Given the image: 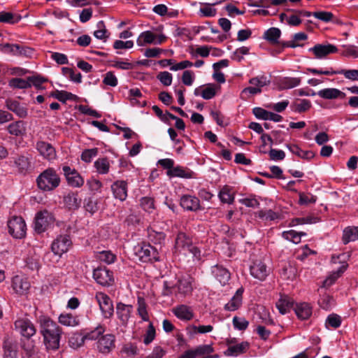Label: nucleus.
I'll list each match as a JSON object with an SVG mask.
<instances>
[{"instance_id": "a19ab883", "label": "nucleus", "mask_w": 358, "mask_h": 358, "mask_svg": "<svg viewBox=\"0 0 358 358\" xmlns=\"http://www.w3.org/2000/svg\"><path fill=\"white\" fill-rule=\"evenodd\" d=\"M157 35L152 31H145L139 35L136 43L138 46H144L146 44H154Z\"/></svg>"}, {"instance_id": "20e7f679", "label": "nucleus", "mask_w": 358, "mask_h": 358, "mask_svg": "<svg viewBox=\"0 0 358 358\" xmlns=\"http://www.w3.org/2000/svg\"><path fill=\"white\" fill-rule=\"evenodd\" d=\"M135 254L142 262H156L160 261L157 249L149 243H143L135 247Z\"/></svg>"}, {"instance_id": "cd10ccee", "label": "nucleus", "mask_w": 358, "mask_h": 358, "mask_svg": "<svg viewBox=\"0 0 358 358\" xmlns=\"http://www.w3.org/2000/svg\"><path fill=\"white\" fill-rule=\"evenodd\" d=\"M294 310L299 319L306 320L312 315L313 308L310 303L302 302L296 303L294 308Z\"/></svg>"}, {"instance_id": "0e129e2a", "label": "nucleus", "mask_w": 358, "mask_h": 358, "mask_svg": "<svg viewBox=\"0 0 358 358\" xmlns=\"http://www.w3.org/2000/svg\"><path fill=\"white\" fill-rule=\"evenodd\" d=\"M156 336L155 328L152 322H150L148 329L146 330L145 334L143 338V343L148 345L151 343Z\"/></svg>"}, {"instance_id": "393cba45", "label": "nucleus", "mask_w": 358, "mask_h": 358, "mask_svg": "<svg viewBox=\"0 0 358 358\" xmlns=\"http://www.w3.org/2000/svg\"><path fill=\"white\" fill-rule=\"evenodd\" d=\"M192 244V240L189 236L182 231L178 233L175 241V248L177 250L187 251Z\"/></svg>"}, {"instance_id": "f03ea898", "label": "nucleus", "mask_w": 358, "mask_h": 358, "mask_svg": "<svg viewBox=\"0 0 358 358\" xmlns=\"http://www.w3.org/2000/svg\"><path fill=\"white\" fill-rule=\"evenodd\" d=\"M60 182V176L53 167L43 171L36 179V186L42 192H52L59 186Z\"/></svg>"}, {"instance_id": "09e8293b", "label": "nucleus", "mask_w": 358, "mask_h": 358, "mask_svg": "<svg viewBox=\"0 0 358 358\" xmlns=\"http://www.w3.org/2000/svg\"><path fill=\"white\" fill-rule=\"evenodd\" d=\"M85 339L83 333H74L69 338V345L71 348L76 349L83 345Z\"/></svg>"}, {"instance_id": "f8f14e48", "label": "nucleus", "mask_w": 358, "mask_h": 358, "mask_svg": "<svg viewBox=\"0 0 358 358\" xmlns=\"http://www.w3.org/2000/svg\"><path fill=\"white\" fill-rule=\"evenodd\" d=\"M62 171L67 184L70 187H80L83 185L85 180L76 169H71L69 166H63Z\"/></svg>"}, {"instance_id": "680f3d73", "label": "nucleus", "mask_w": 358, "mask_h": 358, "mask_svg": "<svg viewBox=\"0 0 358 358\" xmlns=\"http://www.w3.org/2000/svg\"><path fill=\"white\" fill-rule=\"evenodd\" d=\"M140 205L145 211L150 213L155 209L154 199L149 196L142 197L140 201Z\"/></svg>"}, {"instance_id": "4be33fe9", "label": "nucleus", "mask_w": 358, "mask_h": 358, "mask_svg": "<svg viewBox=\"0 0 358 358\" xmlns=\"http://www.w3.org/2000/svg\"><path fill=\"white\" fill-rule=\"evenodd\" d=\"M6 107L20 118H25L28 115L27 108L16 100L6 99Z\"/></svg>"}, {"instance_id": "bf43d9fd", "label": "nucleus", "mask_w": 358, "mask_h": 358, "mask_svg": "<svg viewBox=\"0 0 358 358\" xmlns=\"http://www.w3.org/2000/svg\"><path fill=\"white\" fill-rule=\"evenodd\" d=\"M341 322L342 320L340 315L331 313L327 317L325 325L327 327L329 326L334 329H337L341 325Z\"/></svg>"}, {"instance_id": "39448f33", "label": "nucleus", "mask_w": 358, "mask_h": 358, "mask_svg": "<svg viewBox=\"0 0 358 358\" xmlns=\"http://www.w3.org/2000/svg\"><path fill=\"white\" fill-rule=\"evenodd\" d=\"M348 257L349 255H346L345 253L338 255H333L331 257V262L333 263H340L341 265L336 271H334L333 273L324 281V287L331 286L333 285L336 280L346 271L348 267L346 258Z\"/></svg>"}, {"instance_id": "9b49d317", "label": "nucleus", "mask_w": 358, "mask_h": 358, "mask_svg": "<svg viewBox=\"0 0 358 358\" xmlns=\"http://www.w3.org/2000/svg\"><path fill=\"white\" fill-rule=\"evenodd\" d=\"M93 278L103 286L109 287L114 282L113 273L106 266H99L93 270Z\"/></svg>"}, {"instance_id": "c03bdc74", "label": "nucleus", "mask_w": 358, "mask_h": 358, "mask_svg": "<svg viewBox=\"0 0 358 358\" xmlns=\"http://www.w3.org/2000/svg\"><path fill=\"white\" fill-rule=\"evenodd\" d=\"M106 330L103 325L99 324L94 329L87 331L86 329L83 331L85 340H96L101 336Z\"/></svg>"}, {"instance_id": "b1692460", "label": "nucleus", "mask_w": 358, "mask_h": 358, "mask_svg": "<svg viewBox=\"0 0 358 358\" xmlns=\"http://www.w3.org/2000/svg\"><path fill=\"white\" fill-rule=\"evenodd\" d=\"M275 307L282 315H285L294 308V300L287 295H280V299L275 303Z\"/></svg>"}, {"instance_id": "37998d69", "label": "nucleus", "mask_w": 358, "mask_h": 358, "mask_svg": "<svg viewBox=\"0 0 358 358\" xmlns=\"http://www.w3.org/2000/svg\"><path fill=\"white\" fill-rule=\"evenodd\" d=\"M148 238L155 245H162L166 239V234L163 231H157L152 229L148 230Z\"/></svg>"}, {"instance_id": "13d9d810", "label": "nucleus", "mask_w": 358, "mask_h": 358, "mask_svg": "<svg viewBox=\"0 0 358 358\" xmlns=\"http://www.w3.org/2000/svg\"><path fill=\"white\" fill-rule=\"evenodd\" d=\"M98 153L99 149L97 148L85 149L82 152L80 159L86 163H90L92 159L97 156Z\"/></svg>"}, {"instance_id": "338daca9", "label": "nucleus", "mask_w": 358, "mask_h": 358, "mask_svg": "<svg viewBox=\"0 0 358 358\" xmlns=\"http://www.w3.org/2000/svg\"><path fill=\"white\" fill-rule=\"evenodd\" d=\"M232 322L234 328L239 331L245 330L249 325V322L245 318L237 316L234 317Z\"/></svg>"}, {"instance_id": "dca6fc26", "label": "nucleus", "mask_w": 358, "mask_h": 358, "mask_svg": "<svg viewBox=\"0 0 358 358\" xmlns=\"http://www.w3.org/2000/svg\"><path fill=\"white\" fill-rule=\"evenodd\" d=\"M133 312V306L117 302L116 304V315L120 324L127 327Z\"/></svg>"}, {"instance_id": "f257e3e1", "label": "nucleus", "mask_w": 358, "mask_h": 358, "mask_svg": "<svg viewBox=\"0 0 358 358\" xmlns=\"http://www.w3.org/2000/svg\"><path fill=\"white\" fill-rule=\"evenodd\" d=\"M39 331L43 337V343L48 351H56L60 347L62 329L47 316L38 319Z\"/></svg>"}, {"instance_id": "79ce46f5", "label": "nucleus", "mask_w": 358, "mask_h": 358, "mask_svg": "<svg viewBox=\"0 0 358 358\" xmlns=\"http://www.w3.org/2000/svg\"><path fill=\"white\" fill-rule=\"evenodd\" d=\"M22 20V16L19 14H14L11 12H0V22L14 24L18 23Z\"/></svg>"}, {"instance_id": "58836bf2", "label": "nucleus", "mask_w": 358, "mask_h": 358, "mask_svg": "<svg viewBox=\"0 0 358 358\" xmlns=\"http://www.w3.org/2000/svg\"><path fill=\"white\" fill-rule=\"evenodd\" d=\"M301 83L300 78L283 77L278 81L279 87L282 90L295 87Z\"/></svg>"}, {"instance_id": "ea45409f", "label": "nucleus", "mask_w": 358, "mask_h": 358, "mask_svg": "<svg viewBox=\"0 0 358 358\" xmlns=\"http://www.w3.org/2000/svg\"><path fill=\"white\" fill-rule=\"evenodd\" d=\"M25 124L23 121L19 120L11 123L8 127V131L10 134L15 136H22L25 131Z\"/></svg>"}, {"instance_id": "f3484780", "label": "nucleus", "mask_w": 358, "mask_h": 358, "mask_svg": "<svg viewBox=\"0 0 358 358\" xmlns=\"http://www.w3.org/2000/svg\"><path fill=\"white\" fill-rule=\"evenodd\" d=\"M36 148L40 155L48 161L54 160L56 158L57 155L55 148L48 142L38 141L36 144Z\"/></svg>"}, {"instance_id": "69168bd1", "label": "nucleus", "mask_w": 358, "mask_h": 358, "mask_svg": "<svg viewBox=\"0 0 358 358\" xmlns=\"http://www.w3.org/2000/svg\"><path fill=\"white\" fill-rule=\"evenodd\" d=\"M313 17L324 22H331L334 18V15L331 12L323 10L313 12Z\"/></svg>"}, {"instance_id": "603ef678", "label": "nucleus", "mask_w": 358, "mask_h": 358, "mask_svg": "<svg viewBox=\"0 0 358 358\" xmlns=\"http://www.w3.org/2000/svg\"><path fill=\"white\" fill-rule=\"evenodd\" d=\"M257 216L264 220L273 221L280 218V215L278 213L273 211L272 210H261L256 213Z\"/></svg>"}, {"instance_id": "3c124183", "label": "nucleus", "mask_w": 358, "mask_h": 358, "mask_svg": "<svg viewBox=\"0 0 358 358\" xmlns=\"http://www.w3.org/2000/svg\"><path fill=\"white\" fill-rule=\"evenodd\" d=\"M84 208L87 212L94 215L99 210L97 199L92 196L85 198L84 200Z\"/></svg>"}, {"instance_id": "72a5a7b5", "label": "nucleus", "mask_w": 358, "mask_h": 358, "mask_svg": "<svg viewBox=\"0 0 358 358\" xmlns=\"http://www.w3.org/2000/svg\"><path fill=\"white\" fill-rule=\"evenodd\" d=\"M0 49L4 53H12L15 55H25L28 48L18 44L5 43L0 44Z\"/></svg>"}, {"instance_id": "864d4df0", "label": "nucleus", "mask_w": 358, "mask_h": 358, "mask_svg": "<svg viewBox=\"0 0 358 358\" xmlns=\"http://www.w3.org/2000/svg\"><path fill=\"white\" fill-rule=\"evenodd\" d=\"M192 352V354L194 355V357L196 358L197 356L209 355L214 352V348L211 345H201L197 346L194 350H190Z\"/></svg>"}, {"instance_id": "7ed1b4c3", "label": "nucleus", "mask_w": 358, "mask_h": 358, "mask_svg": "<svg viewBox=\"0 0 358 358\" xmlns=\"http://www.w3.org/2000/svg\"><path fill=\"white\" fill-rule=\"evenodd\" d=\"M12 159L11 166L13 171L19 175L23 176L29 175L34 169L32 157L29 153L17 155L13 157Z\"/></svg>"}, {"instance_id": "ddd939ff", "label": "nucleus", "mask_w": 358, "mask_h": 358, "mask_svg": "<svg viewBox=\"0 0 358 358\" xmlns=\"http://www.w3.org/2000/svg\"><path fill=\"white\" fill-rule=\"evenodd\" d=\"M15 329L22 338H31L36 334V328L28 319H18L15 323Z\"/></svg>"}, {"instance_id": "4468645a", "label": "nucleus", "mask_w": 358, "mask_h": 358, "mask_svg": "<svg viewBox=\"0 0 358 358\" xmlns=\"http://www.w3.org/2000/svg\"><path fill=\"white\" fill-rule=\"evenodd\" d=\"M210 274L222 286L227 285L231 279L229 271L218 264L210 267Z\"/></svg>"}, {"instance_id": "052dcab7", "label": "nucleus", "mask_w": 358, "mask_h": 358, "mask_svg": "<svg viewBox=\"0 0 358 358\" xmlns=\"http://www.w3.org/2000/svg\"><path fill=\"white\" fill-rule=\"evenodd\" d=\"M343 75L346 79L358 81V70L357 69H341L335 71V75Z\"/></svg>"}, {"instance_id": "6ab92c4d", "label": "nucleus", "mask_w": 358, "mask_h": 358, "mask_svg": "<svg viewBox=\"0 0 358 358\" xmlns=\"http://www.w3.org/2000/svg\"><path fill=\"white\" fill-rule=\"evenodd\" d=\"M250 274L252 277L263 281L268 275L266 265L261 261L255 262L250 267Z\"/></svg>"}, {"instance_id": "2f4dec72", "label": "nucleus", "mask_w": 358, "mask_h": 358, "mask_svg": "<svg viewBox=\"0 0 358 358\" xmlns=\"http://www.w3.org/2000/svg\"><path fill=\"white\" fill-rule=\"evenodd\" d=\"M250 348V343L248 341H243L239 344L229 346L224 352V355L227 357H236L238 355L245 353Z\"/></svg>"}, {"instance_id": "1a4fd4ad", "label": "nucleus", "mask_w": 358, "mask_h": 358, "mask_svg": "<svg viewBox=\"0 0 358 358\" xmlns=\"http://www.w3.org/2000/svg\"><path fill=\"white\" fill-rule=\"evenodd\" d=\"M95 299L99 306L102 315L106 319H110L114 314V306L111 299L103 292H97Z\"/></svg>"}, {"instance_id": "e2e57ef3", "label": "nucleus", "mask_w": 358, "mask_h": 358, "mask_svg": "<svg viewBox=\"0 0 358 358\" xmlns=\"http://www.w3.org/2000/svg\"><path fill=\"white\" fill-rule=\"evenodd\" d=\"M48 79L41 76V75H36L33 76L29 77V82L31 83V87L33 85L34 86L37 90H43L44 87H42V84L48 82Z\"/></svg>"}, {"instance_id": "6e6552de", "label": "nucleus", "mask_w": 358, "mask_h": 358, "mask_svg": "<svg viewBox=\"0 0 358 358\" xmlns=\"http://www.w3.org/2000/svg\"><path fill=\"white\" fill-rule=\"evenodd\" d=\"M8 228L14 238L21 239L26 235L27 225L22 217L14 216L8 222Z\"/></svg>"}, {"instance_id": "423d86ee", "label": "nucleus", "mask_w": 358, "mask_h": 358, "mask_svg": "<svg viewBox=\"0 0 358 358\" xmlns=\"http://www.w3.org/2000/svg\"><path fill=\"white\" fill-rule=\"evenodd\" d=\"M73 243L69 234H59L52 241L51 250L55 255L61 257L63 254L67 252Z\"/></svg>"}, {"instance_id": "a211bd4d", "label": "nucleus", "mask_w": 358, "mask_h": 358, "mask_svg": "<svg viewBox=\"0 0 358 358\" xmlns=\"http://www.w3.org/2000/svg\"><path fill=\"white\" fill-rule=\"evenodd\" d=\"M4 358H17L18 346L13 338L5 337L3 343Z\"/></svg>"}, {"instance_id": "4d7b16f0", "label": "nucleus", "mask_w": 358, "mask_h": 358, "mask_svg": "<svg viewBox=\"0 0 358 358\" xmlns=\"http://www.w3.org/2000/svg\"><path fill=\"white\" fill-rule=\"evenodd\" d=\"M138 315L141 317L143 321H149V315L147 310V305L144 299L142 298L138 299Z\"/></svg>"}, {"instance_id": "774afa93", "label": "nucleus", "mask_w": 358, "mask_h": 358, "mask_svg": "<svg viewBox=\"0 0 358 358\" xmlns=\"http://www.w3.org/2000/svg\"><path fill=\"white\" fill-rule=\"evenodd\" d=\"M103 83L110 87H116L118 84V80L115 76L114 72L108 71L105 75L102 80Z\"/></svg>"}, {"instance_id": "5701e85b", "label": "nucleus", "mask_w": 358, "mask_h": 358, "mask_svg": "<svg viewBox=\"0 0 358 358\" xmlns=\"http://www.w3.org/2000/svg\"><path fill=\"white\" fill-rule=\"evenodd\" d=\"M63 203L69 210H76L80 207L81 199L77 192H70L64 196Z\"/></svg>"}, {"instance_id": "8fccbe9b", "label": "nucleus", "mask_w": 358, "mask_h": 358, "mask_svg": "<svg viewBox=\"0 0 358 358\" xmlns=\"http://www.w3.org/2000/svg\"><path fill=\"white\" fill-rule=\"evenodd\" d=\"M218 196L222 203L231 204L234 201V196L228 186H224L219 192Z\"/></svg>"}, {"instance_id": "c85d7f7f", "label": "nucleus", "mask_w": 358, "mask_h": 358, "mask_svg": "<svg viewBox=\"0 0 358 358\" xmlns=\"http://www.w3.org/2000/svg\"><path fill=\"white\" fill-rule=\"evenodd\" d=\"M115 336L113 334H106L99 338L98 341L99 350L102 353H107L115 347Z\"/></svg>"}, {"instance_id": "a18cd8bd", "label": "nucleus", "mask_w": 358, "mask_h": 358, "mask_svg": "<svg viewBox=\"0 0 358 358\" xmlns=\"http://www.w3.org/2000/svg\"><path fill=\"white\" fill-rule=\"evenodd\" d=\"M94 165L99 174H106L109 171L110 164L107 157L99 158Z\"/></svg>"}, {"instance_id": "2eb2a0df", "label": "nucleus", "mask_w": 358, "mask_h": 358, "mask_svg": "<svg viewBox=\"0 0 358 358\" xmlns=\"http://www.w3.org/2000/svg\"><path fill=\"white\" fill-rule=\"evenodd\" d=\"M309 52H312L315 58L322 59L327 55L338 52V48L336 45L330 43L326 45L317 43L312 48L308 49Z\"/></svg>"}, {"instance_id": "aec40b11", "label": "nucleus", "mask_w": 358, "mask_h": 358, "mask_svg": "<svg viewBox=\"0 0 358 358\" xmlns=\"http://www.w3.org/2000/svg\"><path fill=\"white\" fill-rule=\"evenodd\" d=\"M127 182L124 180H117L111 185L114 197L121 201H125L127 197Z\"/></svg>"}, {"instance_id": "6e6d98bb", "label": "nucleus", "mask_w": 358, "mask_h": 358, "mask_svg": "<svg viewBox=\"0 0 358 358\" xmlns=\"http://www.w3.org/2000/svg\"><path fill=\"white\" fill-rule=\"evenodd\" d=\"M318 304L321 308L329 310L333 306L334 299L330 295L324 294L320 296V298L318 299Z\"/></svg>"}, {"instance_id": "7c9ffc66", "label": "nucleus", "mask_w": 358, "mask_h": 358, "mask_svg": "<svg viewBox=\"0 0 358 358\" xmlns=\"http://www.w3.org/2000/svg\"><path fill=\"white\" fill-rule=\"evenodd\" d=\"M316 94L325 99H344L346 94L336 88H325L318 91Z\"/></svg>"}, {"instance_id": "e433bc0d", "label": "nucleus", "mask_w": 358, "mask_h": 358, "mask_svg": "<svg viewBox=\"0 0 358 358\" xmlns=\"http://www.w3.org/2000/svg\"><path fill=\"white\" fill-rule=\"evenodd\" d=\"M281 36V31L277 27H271L268 29L264 33L263 38L266 40L269 43L275 45L280 43L279 38Z\"/></svg>"}, {"instance_id": "c9c22d12", "label": "nucleus", "mask_w": 358, "mask_h": 358, "mask_svg": "<svg viewBox=\"0 0 358 358\" xmlns=\"http://www.w3.org/2000/svg\"><path fill=\"white\" fill-rule=\"evenodd\" d=\"M358 240V227H347L343 231L342 242L347 245Z\"/></svg>"}, {"instance_id": "473e14b6", "label": "nucleus", "mask_w": 358, "mask_h": 358, "mask_svg": "<svg viewBox=\"0 0 358 358\" xmlns=\"http://www.w3.org/2000/svg\"><path fill=\"white\" fill-rule=\"evenodd\" d=\"M167 176L169 177H178L181 178H195V173L189 169H185L180 166H177L172 170L167 171Z\"/></svg>"}, {"instance_id": "de8ad7c7", "label": "nucleus", "mask_w": 358, "mask_h": 358, "mask_svg": "<svg viewBox=\"0 0 358 358\" xmlns=\"http://www.w3.org/2000/svg\"><path fill=\"white\" fill-rule=\"evenodd\" d=\"M9 86L14 89L25 90L31 87V83L29 82V77L27 80L14 78L9 80Z\"/></svg>"}, {"instance_id": "c756f323", "label": "nucleus", "mask_w": 358, "mask_h": 358, "mask_svg": "<svg viewBox=\"0 0 358 358\" xmlns=\"http://www.w3.org/2000/svg\"><path fill=\"white\" fill-rule=\"evenodd\" d=\"M173 313L177 318L181 320L189 321L194 317V313L192 308L187 305L182 304L176 306L173 309Z\"/></svg>"}, {"instance_id": "412c9836", "label": "nucleus", "mask_w": 358, "mask_h": 358, "mask_svg": "<svg viewBox=\"0 0 358 358\" xmlns=\"http://www.w3.org/2000/svg\"><path fill=\"white\" fill-rule=\"evenodd\" d=\"M180 204L183 209L189 211H196L200 209L199 198L189 194L181 196Z\"/></svg>"}, {"instance_id": "49530a36", "label": "nucleus", "mask_w": 358, "mask_h": 358, "mask_svg": "<svg viewBox=\"0 0 358 358\" xmlns=\"http://www.w3.org/2000/svg\"><path fill=\"white\" fill-rule=\"evenodd\" d=\"M59 322L66 327H75L79 323V320L72 314H61L59 317Z\"/></svg>"}, {"instance_id": "9d476101", "label": "nucleus", "mask_w": 358, "mask_h": 358, "mask_svg": "<svg viewBox=\"0 0 358 358\" xmlns=\"http://www.w3.org/2000/svg\"><path fill=\"white\" fill-rule=\"evenodd\" d=\"M194 279L188 274L182 275L177 278L175 284L177 291L176 295L186 296L190 295L193 291V282Z\"/></svg>"}, {"instance_id": "4c0bfd02", "label": "nucleus", "mask_w": 358, "mask_h": 358, "mask_svg": "<svg viewBox=\"0 0 358 358\" xmlns=\"http://www.w3.org/2000/svg\"><path fill=\"white\" fill-rule=\"evenodd\" d=\"M248 128L262 135L260 138L262 142V147H265L266 145V139L268 140L271 145L273 143L272 137L269 134H265L264 132V129L259 123L252 122L249 124Z\"/></svg>"}, {"instance_id": "5fc2aeb1", "label": "nucleus", "mask_w": 358, "mask_h": 358, "mask_svg": "<svg viewBox=\"0 0 358 358\" xmlns=\"http://www.w3.org/2000/svg\"><path fill=\"white\" fill-rule=\"evenodd\" d=\"M96 27L98 28L97 30L94 31V36L97 39L103 40L104 41L108 38V35H107V29L106 28L105 23L103 20H100L97 22Z\"/></svg>"}, {"instance_id": "bb28decb", "label": "nucleus", "mask_w": 358, "mask_h": 358, "mask_svg": "<svg viewBox=\"0 0 358 358\" xmlns=\"http://www.w3.org/2000/svg\"><path fill=\"white\" fill-rule=\"evenodd\" d=\"M12 287L17 294H24L30 288V283L27 278L16 275L12 279Z\"/></svg>"}, {"instance_id": "a878e982", "label": "nucleus", "mask_w": 358, "mask_h": 358, "mask_svg": "<svg viewBox=\"0 0 358 358\" xmlns=\"http://www.w3.org/2000/svg\"><path fill=\"white\" fill-rule=\"evenodd\" d=\"M243 292L244 289L243 287L238 288L231 300L225 304L224 310L228 311H235L238 310L242 304Z\"/></svg>"}, {"instance_id": "0eeeda50", "label": "nucleus", "mask_w": 358, "mask_h": 358, "mask_svg": "<svg viewBox=\"0 0 358 358\" xmlns=\"http://www.w3.org/2000/svg\"><path fill=\"white\" fill-rule=\"evenodd\" d=\"M54 221L53 215L48 210L39 211L36 214L34 222V229L40 234L45 232L50 224Z\"/></svg>"}, {"instance_id": "f704fd0d", "label": "nucleus", "mask_w": 358, "mask_h": 358, "mask_svg": "<svg viewBox=\"0 0 358 358\" xmlns=\"http://www.w3.org/2000/svg\"><path fill=\"white\" fill-rule=\"evenodd\" d=\"M286 147L294 155L303 159L310 160L315 157V152L312 150H303L296 144H287Z\"/></svg>"}]
</instances>
